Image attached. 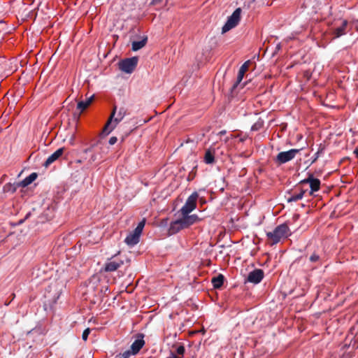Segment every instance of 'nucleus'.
<instances>
[{
    "mask_svg": "<svg viewBox=\"0 0 358 358\" xmlns=\"http://www.w3.org/2000/svg\"><path fill=\"white\" fill-rule=\"evenodd\" d=\"M354 330H355V327H353V328H352V329H350V334H354V333H353V331H354Z\"/></svg>",
    "mask_w": 358,
    "mask_h": 358,
    "instance_id": "35",
    "label": "nucleus"
},
{
    "mask_svg": "<svg viewBox=\"0 0 358 358\" xmlns=\"http://www.w3.org/2000/svg\"><path fill=\"white\" fill-rule=\"evenodd\" d=\"M354 153L355 154L356 157L358 158V148H356L355 149Z\"/></svg>",
    "mask_w": 358,
    "mask_h": 358,
    "instance_id": "33",
    "label": "nucleus"
},
{
    "mask_svg": "<svg viewBox=\"0 0 358 358\" xmlns=\"http://www.w3.org/2000/svg\"><path fill=\"white\" fill-rule=\"evenodd\" d=\"M19 187H20V183L12 184L9 182L3 186V189L4 192L14 193Z\"/></svg>",
    "mask_w": 358,
    "mask_h": 358,
    "instance_id": "20",
    "label": "nucleus"
},
{
    "mask_svg": "<svg viewBox=\"0 0 358 358\" xmlns=\"http://www.w3.org/2000/svg\"><path fill=\"white\" fill-rule=\"evenodd\" d=\"M348 22L347 20H343L340 24H336L332 27L330 34L333 36V38H337L347 33Z\"/></svg>",
    "mask_w": 358,
    "mask_h": 358,
    "instance_id": "8",
    "label": "nucleus"
},
{
    "mask_svg": "<svg viewBox=\"0 0 358 358\" xmlns=\"http://www.w3.org/2000/svg\"><path fill=\"white\" fill-rule=\"evenodd\" d=\"M176 352L178 355H181V357L183 356V355L185 353L184 346H182V345L178 346L176 349Z\"/></svg>",
    "mask_w": 358,
    "mask_h": 358,
    "instance_id": "27",
    "label": "nucleus"
},
{
    "mask_svg": "<svg viewBox=\"0 0 358 358\" xmlns=\"http://www.w3.org/2000/svg\"><path fill=\"white\" fill-rule=\"evenodd\" d=\"M204 162L208 164H213L215 162L214 154L209 150L205 153Z\"/></svg>",
    "mask_w": 358,
    "mask_h": 358,
    "instance_id": "23",
    "label": "nucleus"
},
{
    "mask_svg": "<svg viewBox=\"0 0 358 358\" xmlns=\"http://www.w3.org/2000/svg\"><path fill=\"white\" fill-rule=\"evenodd\" d=\"M125 115V108H120L117 112V107L114 106L113 110L103 129L102 133L106 135H108L115 128L117 124L123 120Z\"/></svg>",
    "mask_w": 358,
    "mask_h": 358,
    "instance_id": "1",
    "label": "nucleus"
},
{
    "mask_svg": "<svg viewBox=\"0 0 358 358\" xmlns=\"http://www.w3.org/2000/svg\"><path fill=\"white\" fill-rule=\"evenodd\" d=\"M323 152V148L320 149L316 153H315V157L314 161H315L319 157L320 155Z\"/></svg>",
    "mask_w": 358,
    "mask_h": 358,
    "instance_id": "30",
    "label": "nucleus"
},
{
    "mask_svg": "<svg viewBox=\"0 0 358 358\" xmlns=\"http://www.w3.org/2000/svg\"><path fill=\"white\" fill-rule=\"evenodd\" d=\"M184 229L185 227H183L182 222L180 218L171 222L169 228V234L173 235Z\"/></svg>",
    "mask_w": 358,
    "mask_h": 358,
    "instance_id": "16",
    "label": "nucleus"
},
{
    "mask_svg": "<svg viewBox=\"0 0 358 358\" xmlns=\"http://www.w3.org/2000/svg\"><path fill=\"white\" fill-rule=\"evenodd\" d=\"M101 157H99V159H101ZM97 159H99V158L97 157V155H93L90 159V162L92 163V162H94L95 161H96Z\"/></svg>",
    "mask_w": 358,
    "mask_h": 358,
    "instance_id": "29",
    "label": "nucleus"
},
{
    "mask_svg": "<svg viewBox=\"0 0 358 358\" xmlns=\"http://www.w3.org/2000/svg\"><path fill=\"white\" fill-rule=\"evenodd\" d=\"M199 198V194L196 192H193L186 200L185 205L180 208L181 215L189 214L196 207V201Z\"/></svg>",
    "mask_w": 358,
    "mask_h": 358,
    "instance_id": "5",
    "label": "nucleus"
},
{
    "mask_svg": "<svg viewBox=\"0 0 358 358\" xmlns=\"http://www.w3.org/2000/svg\"><path fill=\"white\" fill-rule=\"evenodd\" d=\"M252 130L256 129V127H255V125H253V126L252 127Z\"/></svg>",
    "mask_w": 358,
    "mask_h": 358,
    "instance_id": "36",
    "label": "nucleus"
},
{
    "mask_svg": "<svg viewBox=\"0 0 358 358\" xmlns=\"http://www.w3.org/2000/svg\"><path fill=\"white\" fill-rule=\"evenodd\" d=\"M138 64V58L133 57L131 58H127L119 63L120 69L127 73H131Z\"/></svg>",
    "mask_w": 358,
    "mask_h": 358,
    "instance_id": "6",
    "label": "nucleus"
},
{
    "mask_svg": "<svg viewBox=\"0 0 358 358\" xmlns=\"http://www.w3.org/2000/svg\"><path fill=\"white\" fill-rule=\"evenodd\" d=\"M157 1V0H153V2H155V1Z\"/></svg>",
    "mask_w": 358,
    "mask_h": 358,
    "instance_id": "38",
    "label": "nucleus"
},
{
    "mask_svg": "<svg viewBox=\"0 0 358 358\" xmlns=\"http://www.w3.org/2000/svg\"><path fill=\"white\" fill-rule=\"evenodd\" d=\"M132 355L130 350H126L123 353L117 355L115 358H130Z\"/></svg>",
    "mask_w": 358,
    "mask_h": 358,
    "instance_id": "24",
    "label": "nucleus"
},
{
    "mask_svg": "<svg viewBox=\"0 0 358 358\" xmlns=\"http://www.w3.org/2000/svg\"><path fill=\"white\" fill-rule=\"evenodd\" d=\"M357 323H358V320H357Z\"/></svg>",
    "mask_w": 358,
    "mask_h": 358,
    "instance_id": "39",
    "label": "nucleus"
},
{
    "mask_svg": "<svg viewBox=\"0 0 358 358\" xmlns=\"http://www.w3.org/2000/svg\"><path fill=\"white\" fill-rule=\"evenodd\" d=\"M309 261L312 263H320V257L319 255L313 253L310 256Z\"/></svg>",
    "mask_w": 358,
    "mask_h": 358,
    "instance_id": "25",
    "label": "nucleus"
},
{
    "mask_svg": "<svg viewBox=\"0 0 358 358\" xmlns=\"http://www.w3.org/2000/svg\"><path fill=\"white\" fill-rule=\"evenodd\" d=\"M182 215V217L180 218V220L182 222V224H183V227H185V229L188 228L191 225L198 222L200 220L199 217L195 214H194V215L187 214V215Z\"/></svg>",
    "mask_w": 358,
    "mask_h": 358,
    "instance_id": "12",
    "label": "nucleus"
},
{
    "mask_svg": "<svg viewBox=\"0 0 358 358\" xmlns=\"http://www.w3.org/2000/svg\"><path fill=\"white\" fill-rule=\"evenodd\" d=\"M306 190L301 189L299 193L293 194L290 197L287 199L288 202H295L299 200H301L306 193Z\"/></svg>",
    "mask_w": 358,
    "mask_h": 358,
    "instance_id": "22",
    "label": "nucleus"
},
{
    "mask_svg": "<svg viewBox=\"0 0 358 358\" xmlns=\"http://www.w3.org/2000/svg\"><path fill=\"white\" fill-rule=\"evenodd\" d=\"M117 255H114L112 258L106 262L104 266V271L106 272H113L117 270L123 264V260L117 259Z\"/></svg>",
    "mask_w": 358,
    "mask_h": 358,
    "instance_id": "9",
    "label": "nucleus"
},
{
    "mask_svg": "<svg viewBox=\"0 0 358 358\" xmlns=\"http://www.w3.org/2000/svg\"><path fill=\"white\" fill-rule=\"evenodd\" d=\"M166 358H182L181 357L177 356L176 354L171 352V355Z\"/></svg>",
    "mask_w": 358,
    "mask_h": 358,
    "instance_id": "31",
    "label": "nucleus"
},
{
    "mask_svg": "<svg viewBox=\"0 0 358 358\" xmlns=\"http://www.w3.org/2000/svg\"><path fill=\"white\" fill-rule=\"evenodd\" d=\"M220 134H225V131H220Z\"/></svg>",
    "mask_w": 358,
    "mask_h": 358,
    "instance_id": "37",
    "label": "nucleus"
},
{
    "mask_svg": "<svg viewBox=\"0 0 358 358\" xmlns=\"http://www.w3.org/2000/svg\"><path fill=\"white\" fill-rule=\"evenodd\" d=\"M147 43V38H144L139 41H134L132 43V50L137 51L143 48Z\"/></svg>",
    "mask_w": 358,
    "mask_h": 358,
    "instance_id": "21",
    "label": "nucleus"
},
{
    "mask_svg": "<svg viewBox=\"0 0 358 358\" xmlns=\"http://www.w3.org/2000/svg\"><path fill=\"white\" fill-rule=\"evenodd\" d=\"M299 151V149H291L288 151L280 152L276 156L275 161L279 164L287 163L292 160Z\"/></svg>",
    "mask_w": 358,
    "mask_h": 358,
    "instance_id": "7",
    "label": "nucleus"
},
{
    "mask_svg": "<svg viewBox=\"0 0 358 358\" xmlns=\"http://www.w3.org/2000/svg\"><path fill=\"white\" fill-rule=\"evenodd\" d=\"M289 235V229L286 224H280L273 231L266 233V236L271 245L277 244L282 238H285Z\"/></svg>",
    "mask_w": 358,
    "mask_h": 358,
    "instance_id": "2",
    "label": "nucleus"
},
{
    "mask_svg": "<svg viewBox=\"0 0 358 358\" xmlns=\"http://www.w3.org/2000/svg\"><path fill=\"white\" fill-rule=\"evenodd\" d=\"M117 137L112 136L110 138L108 143L110 145H114L117 142Z\"/></svg>",
    "mask_w": 358,
    "mask_h": 358,
    "instance_id": "28",
    "label": "nucleus"
},
{
    "mask_svg": "<svg viewBox=\"0 0 358 358\" xmlns=\"http://www.w3.org/2000/svg\"><path fill=\"white\" fill-rule=\"evenodd\" d=\"M263 278V271L262 269L257 268L249 273L247 278V281L254 284H258L262 281Z\"/></svg>",
    "mask_w": 358,
    "mask_h": 358,
    "instance_id": "11",
    "label": "nucleus"
},
{
    "mask_svg": "<svg viewBox=\"0 0 358 358\" xmlns=\"http://www.w3.org/2000/svg\"><path fill=\"white\" fill-rule=\"evenodd\" d=\"M144 344L143 336L140 335L131 345V354L133 355H136L143 347Z\"/></svg>",
    "mask_w": 358,
    "mask_h": 358,
    "instance_id": "14",
    "label": "nucleus"
},
{
    "mask_svg": "<svg viewBox=\"0 0 358 358\" xmlns=\"http://www.w3.org/2000/svg\"><path fill=\"white\" fill-rule=\"evenodd\" d=\"M352 346L355 348H358V339H355Z\"/></svg>",
    "mask_w": 358,
    "mask_h": 358,
    "instance_id": "32",
    "label": "nucleus"
},
{
    "mask_svg": "<svg viewBox=\"0 0 358 358\" xmlns=\"http://www.w3.org/2000/svg\"><path fill=\"white\" fill-rule=\"evenodd\" d=\"M145 221L140 222L136 229L130 233L125 238L124 242L129 245H134L140 241V236L145 226Z\"/></svg>",
    "mask_w": 358,
    "mask_h": 358,
    "instance_id": "3",
    "label": "nucleus"
},
{
    "mask_svg": "<svg viewBox=\"0 0 358 358\" xmlns=\"http://www.w3.org/2000/svg\"><path fill=\"white\" fill-rule=\"evenodd\" d=\"M301 183H308L310 185V195H312L315 192H317L320 188V180L313 178L312 175H310L307 178L301 180Z\"/></svg>",
    "mask_w": 358,
    "mask_h": 358,
    "instance_id": "10",
    "label": "nucleus"
},
{
    "mask_svg": "<svg viewBox=\"0 0 358 358\" xmlns=\"http://www.w3.org/2000/svg\"><path fill=\"white\" fill-rule=\"evenodd\" d=\"M94 99V96H90V98L87 99L85 101H80L77 104V110H78V113H77L78 117L80 116L81 113H83L92 102ZM75 115L76 113H75Z\"/></svg>",
    "mask_w": 358,
    "mask_h": 358,
    "instance_id": "17",
    "label": "nucleus"
},
{
    "mask_svg": "<svg viewBox=\"0 0 358 358\" xmlns=\"http://www.w3.org/2000/svg\"><path fill=\"white\" fill-rule=\"evenodd\" d=\"M36 178L37 174L36 173H32L19 183L22 187H26L30 185L32 182H34L36 179Z\"/></svg>",
    "mask_w": 358,
    "mask_h": 358,
    "instance_id": "19",
    "label": "nucleus"
},
{
    "mask_svg": "<svg viewBox=\"0 0 358 358\" xmlns=\"http://www.w3.org/2000/svg\"><path fill=\"white\" fill-rule=\"evenodd\" d=\"M241 9L240 8H236L231 15L228 17L227 22L222 28V32L226 33L236 27L241 20Z\"/></svg>",
    "mask_w": 358,
    "mask_h": 358,
    "instance_id": "4",
    "label": "nucleus"
},
{
    "mask_svg": "<svg viewBox=\"0 0 358 358\" xmlns=\"http://www.w3.org/2000/svg\"><path fill=\"white\" fill-rule=\"evenodd\" d=\"M213 286L215 289L220 288L224 282V276L222 274H219L217 276L214 277L211 280Z\"/></svg>",
    "mask_w": 358,
    "mask_h": 358,
    "instance_id": "18",
    "label": "nucleus"
},
{
    "mask_svg": "<svg viewBox=\"0 0 358 358\" xmlns=\"http://www.w3.org/2000/svg\"><path fill=\"white\" fill-rule=\"evenodd\" d=\"M64 148H59L54 153L50 155L46 161L44 162L43 166L45 167H48L51 164L57 160L64 153Z\"/></svg>",
    "mask_w": 358,
    "mask_h": 358,
    "instance_id": "15",
    "label": "nucleus"
},
{
    "mask_svg": "<svg viewBox=\"0 0 358 358\" xmlns=\"http://www.w3.org/2000/svg\"><path fill=\"white\" fill-rule=\"evenodd\" d=\"M250 64H251V62L250 60H248L245 62H244L243 64V65L241 66V68H240V69L238 71V76H237L236 82L234 85V88L238 86V85L242 81L245 72L249 69V66H250Z\"/></svg>",
    "mask_w": 358,
    "mask_h": 358,
    "instance_id": "13",
    "label": "nucleus"
},
{
    "mask_svg": "<svg viewBox=\"0 0 358 358\" xmlns=\"http://www.w3.org/2000/svg\"><path fill=\"white\" fill-rule=\"evenodd\" d=\"M92 148H87V149H85V152H86V153H87V152H91V151H92Z\"/></svg>",
    "mask_w": 358,
    "mask_h": 358,
    "instance_id": "34",
    "label": "nucleus"
},
{
    "mask_svg": "<svg viewBox=\"0 0 358 358\" xmlns=\"http://www.w3.org/2000/svg\"><path fill=\"white\" fill-rule=\"evenodd\" d=\"M90 333V328H87L86 329L84 330L83 333V335H82V338L83 341H87V338H88V336Z\"/></svg>",
    "mask_w": 358,
    "mask_h": 358,
    "instance_id": "26",
    "label": "nucleus"
}]
</instances>
